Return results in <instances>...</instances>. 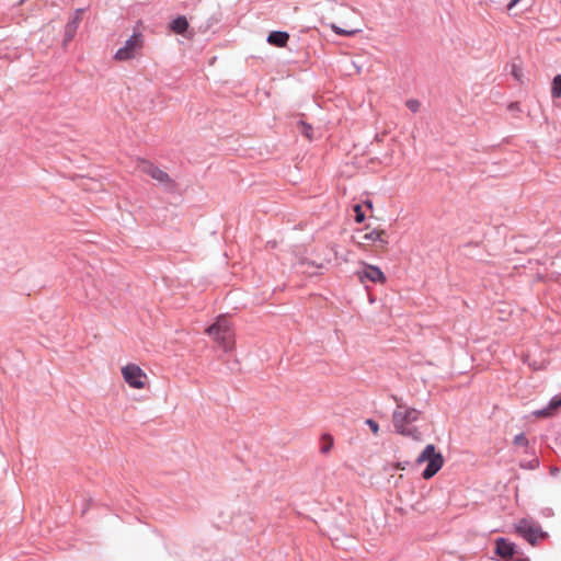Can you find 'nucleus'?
<instances>
[{
  "instance_id": "f257e3e1",
  "label": "nucleus",
  "mask_w": 561,
  "mask_h": 561,
  "mask_svg": "<svg viewBox=\"0 0 561 561\" xmlns=\"http://www.w3.org/2000/svg\"><path fill=\"white\" fill-rule=\"evenodd\" d=\"M421 412L414 408L398 403L392 413V424L396 433L412 438L413 440L421 442L423 439L422 433L413 426V423L419 420Z\"/></svg>"
},
{
  "instance_id": "f03ea898",
  "label": "nucleus",
  "mask_w": 561,
  "mask_h": 561,
  "mask_svg": "<svg viewBox=\"0 0 561 561\" xmlns=\"http://www.w3.org/2000/svg\"><path fill=\"white\" fill-rule=\"evenodd\" d=\"M206 333L219 344L225 351L232 350L234 335L227 317L220 316L216 322L206 329Z\"/></svg>"
},
{
  "instance_id": "7ed1b4c3",
  "label": "nucleus",
  "mask_w": 561,
  "mask_h": 561,
  "mask_svg": "<svg viewBox=\"0 0 561 561\" xmlns=\"http://www.w3.org/2000/svg\"><path fill=\"white\" fill-rule=\"evenodd\" d=\"M423 462H427V466L423 471L422 477L425 480H428L442 469L444 465V458L439 451H436L435 446L430 444L416 458V463Z\"/></svg>"
},
{
  "instance_id": "20e7f679",
  "label": "nucleus",
  "mask_w": 561,
  "mask_h": 561,
  "mask_svg": "<svg viewBox=\"0 0 561 561\" xmlns=\"http://www.w3.org/2000/svg\"><path fill=\"white\" fill-rule=\"evenodd\" d=\"M514 527L515 531L526 539L531 546H535L540 540L548 538V534L542 530L540 525L530 518H522Z\"/></svg>"
},
{
  "instance_id": "39448f33",
  "label": "nucleus",
  "mask_w": 561,
  "mask_h": 561,
  "mask_svg": "<svg viewBox=\"0 0 561 561\" xmlns=\"http://www.w3.org/2000/svg\"><path fill=\"white\" fill-rule=\"evenodd\" d=\"M124 381L133 389H144L148 383L147 374L136 364H127L122 367Z\"/></svg>"
},
{
  "instance_id": "423d86ee",
  "label": "nucleus",
  "mask_w": 561,
  "mask_h": 561,
  "mask_svg": "<svg viewBox=\"0 0 561 561\" xmlns=\"http://www.w3.org/2000/svg\"><path fill=\"white\" fill-rule=\"evenodd\" d=\"M144 47V38L140 33L134 34L129 39L125 42V45L119 48L114 59L117 61H126L135 58Z\"/></svg>"
},
{
  "instance_id": "0eeeda50",
  "label": "nucleus",
  "mask_w": 561,
  "mask_h": 561,
  "mask_svg": "<svg viewBox=\"0 0 561 561\" xmlns=\"http://www.w3.org/2000/svg\"><path fill=\"white\" fill-rule=\"evenodd\" d=\"M375 242L380 243L381 248H387V245H388L387 233L383 229H374L369 232L364 233L359 244L367 245L369 243H375Z\"/></svg>"
},
{
  "instance_id": "6e6552de",
  "label": "nucleus",
  "mask_w": 561,
  "mask_h": 561,
  "mask_svg": "<svg viewBox=\"0 0 561 561\" xmlns=\"http://www.w3.org/2000/svg\"><path fill=\"white\" fill-rule=\"evenodd\" d=\"M360 280L364 278L369 279L373 283L383 284L386 283V276L383 272L375 265H366L363 272H358Z\"/></svg>"
},
{
  "instance_id": "1a4fd4ad",
  "label": "nucleus",
  "mask_w": 561,
  "mask_h": 561,
  "mask_svg": "<svg viewBox=\"0 0 561 561\" xmlns=\"http://www.w3.org/2000/svg\"><path fill=\"white\" fill-rule=\"evenodd\" d=\"M140 168L144 173L150 175L152 179L157 180L158 182H161V183L170 182V178H169L168 173H165L164 171H162L161 169H159L158 167H156L154 164H152L150 162L144 161L141 163Z\"/></svg>"
},
{
  "instance_id": "9d476101",
  "label": "nucleus",
  "mask_w": 561,
  "mask_h": 561,
  "mask_svg": "<svg viewBox=\"0 0 561 561\" xmlns=\"http://www.w3.org/2000/svg\"><path fill=\"white\" fill-rule=\"evenodd\" d=\"M495 545H496V553L499 556H501L502 558H505V559L513 557V554L515 552V546L513 542H511L504 538H499V539H496Z\"/></svg>"
},
{
  "instance_id": "9b49d317",
  "label": "nucleus",
  "mask_w": 561,
  "mask_h": 561,
  "mask_svg": "<svg viewBox=\"0 0 561 561\" xmlns=\"http://www.w3.org/2000/svg\"><path fill=\"white\" fill-rule=\"evenodd\" d=\"M82 9H78L71 18V20L67 23L65 33L66 41H70L73 38L76 31L82 20Z\"/></svg>"
},
{
  "instance_id": "f8f14e48",
  "label": "nucleus",
  "mask_w": 561,
  "mask_h": 561,
  "mask_svg": "<svg viewBox=\"0 0 561 561\" xmlns=\"http://www.w3.org/2000/svg\"><path fill=\"white\" fill-rule=\"evenodd\" d=\"M561 407V396L552 398L549 405L545 409L535 411L534 414L537 417H548L554 413V411Z\"/></svg>"
},
{
  "instance_id": "ddd939ff",
  "label": "nucleus",
  "mask_w": 561,
  "mask_h": 561,
  "mask_svg": "<svg viewBox=\"0 0 561 561\" xmlns=\"http://www.w3.org/2000/svg\"><path fill=\"white\" fill-rule=\"evenodd\" d=\"M289 35L286 32L274 31L268 34L267 42L277 47L286 46Z\"/></svg>"
},
{
  "instance_id": "4468645a",
  "label": "nucleus",
  "mask_w": 561,
  "mask_h": 561,
  "mask_svg": "<svg viewBox=\"0 0 561 561\" xmlns=\"http://www.w3.org/2000/svg\"><path fill=\"white\" fill-rule=\"evenodd\" d=\"M170 28L175 33V34H184L185 31L188 28V22L186 20L185 16L181 15V16H178L175 20H173V22L171 23L170 25Z\"/></svg>"
},
{
  "instance_id": "2eb2a0df",
  "label": "nucleus",
  "mask_w": 561,
  "mask_h": 561,
  "mask_svg": "<svg viewBox=\"0 0 561 561\" xmlns=\"http://www.w3.org/2000/svg\"><path fill=\"white\" fill-rule=\"evenodd\" d=\"M551 95L554 99H559L561 96V75H557L552 80Z\"/></svg>"
},
{
  "instance_id": "dca6fc26",
  "label": "nucleus",
  "mask_w": 561,
  "mask_h": 561,
  "mask_svg": "<svg viewBox=\"0 0 561 561\" xmlns=\"http://www.w3.org/2000/svg\"><path fill=\"white\" fill-rule=\"evenodd\" d=\"M329 26L335 34L342 35V36H353L354 34H356L358 32L357 30L341 28L340 26H337L334 23H331Z\"/></svg>"
},
{
  "instance_id": "f3484780",
  "label": "nucleus",
  "mask_w": 561,
  "mask_h": 561,
  "mask_svg": "<svg viewBox=\"0 0 561 561\" xmlns=\"http://www.w3.org/2000/svg\"><path fill=\"white\" fill-rule=\"evenodd\" d=\"M322 442H323V445L321 447V451L323 454H328L331 450L332 446H333V438H332L331 435L325 434V435L322 436Z\"/></svg>"
},
{
  "instance_id": "a211bd4d",
  "label": "nucleus",
  "mask_w": 561,
  "mask_h": 561,
  "mask_svg": "<svg viewBox=\"0 0 561 561\" xmlns=\"http://www.w3.org/2000/svg\"><path fill=\"white\" fill-rule=\"evenodd\" d=\"M299 130L309 139H312V127L305 122L298 123Z\"/></svg>"
},
{
  "instance_id": "6ab92c4d",
  "label": "nucleus",
  "mask_w": 561,
  "mask_h": 561,
  "mask_svg": "<svg viewBox=\"0 0 561 561\" xmlns=\"http://www.w3.org/2000/svg\"><path fill=\"white\" fill-rule=\"evenodd\" d=\"M354 213H355V221L356 222H363L365 220V214H364L360 205L354 206Z\"/></svg>"
},
{
  "instance_id": "aec40b11",
  "label": "nucleus",
  "mask_w": 561,
  "mask_h": 561,
  "mask_svg": "<svg viewBox=\"0 0 561 561\" xmlns=\"http://www.w3.org/2000/svg\"><path fill=\"white\" fill-rule=\"evenodd\" d=\"M407 107L412 112L416 113L420 110V102L417 100H408L405 103Z\"/></svg>"
},
{
  "instance_id": "412c9836",
  "label": "nucleus",
  "mask_w": 561,
  "mask_h": 561,
  "mask_svg": "<svg viewBox=\"0 0 561 561\" xmlns=\"http://www.w3.org/2000/svg\"><path fill=\"white\" fill-rule=\"evenodd\" d=\"M366 424L369 426L370 431L373 432L374 435H378L379 433V425L376 421L371 420V419H367L366 420Z\"/></svg>"
},
{
  "instance_id": "4be33fe9",
  "label": "nucleus",
  "mask_w": 561,
  "mask_h": 561,
  "mask_svg": "<svg viewBox=\"0 0 561 561\" xmlns=\"http://www.w3.org/2000/svg\"><path fill=\"white\" fill-rule=\"evenodd\" d=\"M514 442L516 445H526L527 444V439L524 435H517L515 437Z\"/></svg>"
},
{
  "instance_id": "5701e85b",
  "label": "nucleus",
  "mask_w": 561,
  "mask_h": 561,
  "mask_svg": "<svg viewBox=\"0 0 561 561\" xmlns=\"http://www.w3.org/2000/svg\"><path fill=\"white\" fill-rule=\"evenodd\" d=\"M522 0H512L508 4H507V10L511 11L515 5H517Z\"/></svg>"
},
{
  "instance_id": "b1692460",
  "label": "nucleus",
  "mask_w": 561,
  "mask_h": 561,
  "mask_svg": "<svg viewBox=\"0 0 561 561\" xmlns=\"http://www.w3.org/2000/svg\"><path fill=\"white\" fill-rule=\"evenodd\" d=\"M394 468L399 469V470H404L405 466L403 463H401V462H398V463H396Z\"/></svg>"
},
{
  "instance_id": "393cba45",
  "label": "nucleus",
  "mask_w": 561,
  "mask_h": 561,
  "mask_svg": "<svg viewBox=\"0 0 561 561\" xmlns=\"http://www.w3.org/2000/svg\"><path fill=\"white\" fill-rule=\"evenodd\" d=\"M514 561H529L528 559H517V560H514Z\"/></svg>"
}]
</instances>
